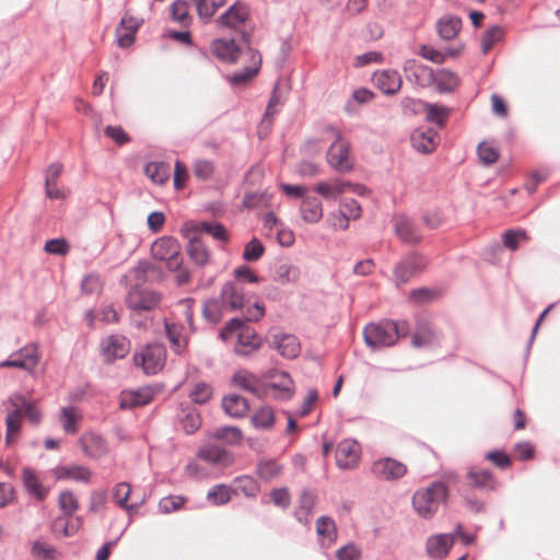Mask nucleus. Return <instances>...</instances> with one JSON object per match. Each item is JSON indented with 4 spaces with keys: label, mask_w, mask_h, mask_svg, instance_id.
Returning a JSON list of instances; mask_svg holds the SVG:
<instances>
[{
    "label": "nucleus",
    "mask_w": 560,
    "mask_h": 560,
    "mask_svg": "<svg viewBox=\"0 0 560 560\" xmlns=\"http://www.w3.org/2000/svg\"><path fill=\"white\" fill-rule=\"evenodd\" d=\"M248 298L245 294L243 284L237 280H231L223 284L220 298L210 299L202 304V315L211 324H217L225 312L244 310L245 322H257L265 315V307L261 303L255 302L247 306Z\"/></svg>",
    "instance_id": "1"
},
{
    "label": "nucleus",
    "mask_w": 560,
    "mask_h": 560,
    "mask_svg": "<svg viewBox=\"0 0 560 560\" xmlns=\"http://www.w3.org/2000/svg\"><path fill=\"white\" fill-rule=\"evenodd\" d=\"M408 331L407 322L396 323L385 319L366 325L363 337L369 348L377 350L394 346L400 337L407 336Z\"/></svg>",
    "instance_id": "2"
},
{
    "label": "nucleus",
    "mask_w": 560,
    "mask_h": 560,
    "mask_svg": "<svg viewBox=\"0 0 560 560\" xmlns=\"http://www.w3.org/2000/svg\"><path fill=\"white\" fill-rule=\"evenodd\" d=\"M324 131L332 140L326 153L327 164L337 173H350L354 168L350 141L334 126H327Z\"/></svg>",
    "instance_id": "3"
},
{
    "label": "nucleus",
    "mask_w": 560,
    "mask_h": 560,
    "mask_svg": "<svg viewBox=\"0 0 560 560\" xmlns=\"http://www.w3.org/2000/svg\"><path fill=\"white\" fill-rule=\"evenodd\" d=\"M448 498V489L443 481H434L425 488L418 489L411 498L412 508L422 518H431L441 504Z\"/></svg>",
    "instance_id": "4"
},
{
    "label": "nucleus",
    "mask_w": 560,
    "mask_h": 560,
    "mask_svg": "<svg viewBox=\"0 0 560 560\" xmlns=\"http://www.w3.org/2000/svg\"><path fill=\"white\" fill-rule=\"evenodd\" d=\"M233 334H237L234 352L240 357H248L262 346L261 337L247 326L243 319L235 317L229 320L219 336L223 341H228Z\"/></svg>",
    "instance_id": "5"
},
{
    "label": "nucleus",
    "mask_w": 560,
    "mask_h": 560,
    "mask_svg": "<svg viewBox=\"0 0 560 560\" xmlns=\"http://www.w3.org/2000/svg\"><path fill=\"white\" fill-rule=\"evenodd\" d=\"M266 399L289 400L294 394V382L284 371H272L265 375Z\"/></svg>",
    "instance_id": "6"
},
{
    "label": "nucleus",
    "mask_w": 560,
    "mask_h": 560,
    "mask_svg": "<svg viewBox=\"0 0 560 560\" xmlns=\"http://www.w3.org/2000/svg\"><path fill=\"white\" fill-rule=\"evenodd\" d=\"M166 361V349L161 343L148 345L140 352L133 354V362L141 366L148 375L159 373Z\"/></svg>",
    "instance_id": "7"
},
{
    "label": "nucleus",
    "mask_w": 560,
    "mask_h": 560,
    "mask_svg": "<svg viewBox=\"0 0 560 560\" xmlns=\"http://www.w3.org/2000/svg\"><path fill=\"white\" fill-rule=\"evenodd\" d=\"M151 252L154 258L165 260L168 269H177L182 266L179 245L173 237L164 236L156 240L151 246Z\"/></svg>",
    "instance_id": "8"
},
{
    "label": "nucleus",
    "mask_w": 560,
    "mask_h": 560,
    "mask_svg": "<svg viewBox=\"0 0 560 560\" xmlns=\"http://www.w3.org/2000/svg\"><path fill=\"white\" fill-rule=\"evenodd\" d=\"M161 295L154 291L132 288L127 298L126 305L133 313L150 312L159 306Z\"/></svg>",
    "instance_id": "9"
},
{
    "label": "nucleus",
    "mask_w": 560,
    "mask_h": 560,
    "mask_svg": "<svg viewBox=\"0 0 560 560\" xmlns=\"http://www.w3.org/2000/svg\"><path fill=\"white\" fill-rule=\"evenodd\" d=\"M231 383L233 386L245 390L259 399H266L264 378L245 369L235 371L231 377Z\"/></svg>",
    "instance_id": "10"
},
{
    "label": "nucleus",
    "mask_w": 560,
    "mask_h": 560,
    "mask_svg": "<svg viewBox=\"0 0 560 560\" xmlns=\"http://www.w3.org/2000/svg\"><path fill=\"white\" fill-rule=\"evenodd\" d=\"M38 362L39 353L37 346L31 343L20 349L18 352L11 354L7 360L0 362V369L18 368L32 371L38 364Z\"/></svg>",
    "instance_id": "11"
},
{
    "label": "nucleus",
    "mask_w": 560,
    "mask_h": 560,
    "mask_svg": "<svg viewBox=\"0 0 560 560\" xmlns=\"http://www.w3.org/2000/svg\"><path fill=\"white\" fill-rule=\"evenodd\" d=\"M425 259L413 253L401 259L394 269V278L397 284L407 283L412 277L425 268Z\"/></svg>",
    "instance_id": "12"
},
{
    "label": "nucleus",
    "mask_w": 560,
    "mask_h": 560,
    "mask_svg": "<svg viewBox=\"0 0 560 560\" xmlns=\"http://www.w3.org/2000/svg\"><path fill=\"white\" fill-rule=\"evenodd\" d=\"M129 350L130 341L122 335H110L101 341V352L107 363L124 359Z\"/></svg>",
    "instance_id": "13"
},
{
    "label": "nucleus",
    "mask_w": 560,
    "mask_h": 560,
    "mask_svg": "<svg viewBox=\"0 0 560 560\" xmlns=\"http://www.w3.org/2000/svg\"><path fill=\"white\" fill-rule=\"evenodd\" d=\"M164 330L170 347L175 354L184 355L187 352L190 332L179 323L164 319Z\"/></svg>",
    "instance_id": "14"
},
{
    "label": "nucleus",
    "mask_w": 560,
    "mask_h": 560,
    "mask_svg": "<svg viewBox=\"0 0 560 560\" xmlns=\"http://www.w3.org/2000/svg\"><path fill=\"white\" fill-rule=\"evenodd\" d=\"M402 71L407 80L418 86L428 88L432 85L433 69L416 59H406L402 63Z\"/></svg>",
    "instance_id": "15"
},
{
    "label": "nucleus",
    "mask_w": 560,
    "mask_h": 560,
    "mask_svg": "<svg viewBox=\"0 0 560 560\" xmlns=\"http://www.w3.org/2000/svg\"><path fill=\"white\" fill-rule=\"evenodd\" d=\"M372 472L382 480H397L407 474V466L399 460L385 457L373 463Z\"/></svg>",
    "instance_id": "16"
},
{
    "label": "nucleus",
    "mask_w": 560,
    "mask_h": 560,
    "mask_svg": "<svg viewBox=\"0 0 560 560\" xmlns=\"http://www.w3.org/2000/svg\"><path fill=\"white\" fill-rule=\"evenodd\" d=\"M361 447L355 440L346 439L336 448V464L341 469L353 468L360 458Z\"/></svg>",
    "instance_id": "17"
},
{
    "label": "nucleus",
    "mask_w": 560,
    "mask_h": 560,
    "mask_svg": "<svg viewBox=\"0 0 560 560\" xmlns=\"http://www.w3.org/2000/svg\"><path fill=\"white\" fill-rule=\"evenodd\" d=\"M185 237L188 240L187 253L191 260L199 266H205L209 261L210 253L200 236L194 233L188 224L184 226Z\"/></svg>",
    "instance_id": "18"
},
{
    "label": "nucleus",
    "mask_w": 560,
    "mask_h": 560,
    "mask_svg": "<svg viewBox=\"0 0 560 560\" xmlns=\"http://www.w3.org/2000/svg\"><path fill=\"white\" fill-rule=\"evenodd\" d=\"M79 443L85 456L92 459H101L109 452L105 439L93 432L83 434Z\"/></svg>",
    "instance_id": "19"
},
{
    "label": "nucleus",
    "mask_w": 560,
    "mask_h": 560,
    "mask_svg": "<svg viewBox=\"0 0 560 560\" xmlns=\"http://www.w3.org/2000/svg\"><path fill=\"white\" fill-rule=\"evenodd\" d=\"M466 478L471 488L483 492L494 491L499 485L493 474L490 470L482 468H469Z\"/></svg>",
    "instance_id": "20"
},
{
    "label": "nucleus",
    "mask_w": 560,
    "mask_h": 560,
    "mask_svg": "<svg viewBox=\"0 0 560 560\" xmlns=\"http://www.w3.org/2000/svg\"><path fill=\"white\" fill-rule=\"evenodd\" d=\"M55 476L59 480H72L82 483H90L93 472L84 465L71 464L56 467Z\"/></svg>",
    "instance_id": "21"
},
{
    "label": "nucleus",
    "mask_w": 560,
    "mask_h": 560,
    "mask_svg": "<svg viewBox=\"0 0 560 560\" xmlns=\"http://www.w3.org/2000/svg\"><path fill=\"white\" fill-rule=\"evenodd\" d=\"M374 84L388 95L396 94L401 88V77L396 70H382L373 74Z\"/></svg>",
    "instance_id": "22"
},
{
    "label": "nucleus",
    "mask_w": 560,
    "mask_h": 560,
    "mask_svg": "<svg viewBox=\"0 0 560 560\" xmlns=\"http://www.w3.org/2000/svg\"><path fill=\"white\" fill-rule=\"evenodd\" d=\"M394 228L397 237L404 243L415 244L421 240L419 230L411 219L405 214H398L394 218Z\"/></svg>",
    "instance_id": "23"
},
{
    "label": "nucleus",
    "mask_w": 560,
    "mask_h": 560,
    "mask_svg": "<svg viewBox=\"0 0 560 560\" xmlns=\"http://www.w3.org/2000/svg\"><path fill=\"white\" fill-rule=\"evenodd\" d=\"M198 457L208 464L220 467H228L234 462L232 453L217 445H205L198 452Z\"/></svg>",
    "instance_id": "24"
},
{
    "label": "nucleus",
    "mask_w": 560,
    "mask_h": 560,
    "mask_svg": "<svg viewBox=\"0 0 560 560\" xmlns=\"http://www.w3.org/2000/svg\"><path fill=\"white\" fill-rule=\"evenodd\" d=\"M454 544V537L450 534H436L427 539L425 550L429 557L443 559L447 556Z\"/></svg>",
    "instance_id": "25"
},
{
    "label": "nucleus",
    "mask_w": 560,
    "mask_h": 560,
    "mask_svg": "<svg viewBox=\"0 0 560 560\" xmlns=\"http://www.w3.org/2000/svg\"><path fill=\"white\" fill-rule=\"evenodd\" d=\"M410 140L416 151L431 153L438 144V131L432 128H419L413 130Z\"/></svg>",
    "instance_id": "26"
},
{
    "label": "nucleus",
    "mask_w": 560,
    "mask_h": 560,
    "mask_svg": "<svg viewBox=\"0 0 560 560\" xmlns=\"http://www.w3.org/2000/svg\"><path fill=\"white\" fill-rule=\"evenodd\" d=\"M248 9L243 3H234L223 14H221L217 24L219 26H226L230 28H237L248 19Z\"/></svg>",
    "instance_id": "27"
},
{
    "label": "nucleus",
    "mask_w": 560,
    "mask_h": 560,
    "mask_svg": "<svg viewBox=\"0 0 560 560\" xmlns=\"http://www.w3.org/2000/svg\"><path fill=\"white\" fill-rule=\"evenodd\" d=\"M350 186H352L351 182L334 178L331 180L319 182L314 186L313 190L326 200H336L339 196L345 194Z\"/></svg>",
    "instance_id": "28"
},
{
    "label": "nucleus",
    "mask_w": 560,
    "mask_h": 560,
    "mask_svg": "<svg viewBox=\"0 0 560 560\" xmlns=\"http://www.w3.org/2000/svg\"><path fill=\"white\" fill-rule=\"evenodd\" d=\"M152 387H142L131 392H124L120 396V407L122 409L135 408L148 405L154 397Z\"/></svg>",
    "instance_id": "29"
},
{
    "label": "nucleus",
    "mask_w": 560,
    "mask_h": 560,
    "mask_svg": "<svg viewBox=\"0 0 560 560\" xmlns=\"http://www.w3.org/2000/svg\"><path fill=\"white\" fill-rule=\"evenodd\" d=\"M63 166L61 163L50 164L45 174V192L49 199H63L66 194L57 186L59 176L61 175Z\"/></svg>",
    "instance_id": "30"
},
{
    "label": "nucleus",
    "mask_w": 560,
    "mask_h": 560,
    "mask_svg": "<svg viewBox=\"0 0 560 560\" xmlns=\"http://www.w3.org/2000/svg\"><path fill=\"white\" fill-rule=\"evenodd\" d=\"M316 533L320 537V545L323 548H330L338 538V530L335 521L326 515H323L316 521Z\"/></svg>",
    "instance_id": "31"
},
{
    "label": "nucleus",
    "mask_w": 560,
    "mask_h": 560,
    "mask_svg": "<svg viewBox=\"0 0 560 560\" xmlns=\"http://www.w3.org/2000/svg\"><path fill=\"white\" fill-rule=\"evenodd\" d=\"M212 54L220 60L234 63L238 59L240 48L234 40L215 39L211 43Z\"/></svg>",
    "instance_id": "32"
},
{
    "label": "nucleus",
    "mask_w": 560,
    "mask_h": 560,
    "mask_svg": "<svg viewBox=\"0 0 560 560\" xmlns=\"http://www.w3.org/2000/svg\"><path fill=\"white\" fill-rule=\"evenodd\" d=\"M222 408L232 418H243L249 410V404L245 397L238 394H230L223 397Z\"/></svg>",
    "instance_id": "33"
},
{
    "label": "nucleus",
    "mask_w": 560,
    "mask_h": 560,
    "mask_svg": "<svg viewBox=\"0 0 560 560\" xmlns=\"http://www.w3.org/2000/svg\"><path fill=\"white\" fill-rule=\"evenodd\" d=\"M433 77L432 85H435L440 93H452L459 85V78L448 69L433 70Z\"/></svg>",
    "instance_id": "34"
},
{
    "label": "nucleus",
    "mask_w": 560,
    "mask_h": 560,
    "mask_svg": "<svg viewBox=\"0 0 560 560\" xmlns=\"http://www.w3.org/2000/svg\"><path fill=\"white\" fill-rule=\"evenodd\" d=\"M273 343L279 353L288 359L296 358L301 350L298 338L290 334L275 335Z\"/></svg>",
    "instance_id": "35"
},
{
    "label": "nucleus",
    "mask_w": 560,
    "mask_h": 560,
    "mask_svg": "<svg viewBox=\"0 0 560 560\" xmlns=\"http://www.w3.org/2000/svg\"><path fill=\"white\" fill-rule=\"evenodd\" d=\"M302 219L307 223H317L323 218V206L315 196H305L301 205Z\"/></svg>",
    "instance_id": "36"
},
{
    "label": "nucleus",
    "mask_w": 560,
    "mask_h": 560,
    "mask_svg": "<svg viewBox=\"0 0 560 560\" xmlns=\"http://www.w3.org/2000/svg\"><path fill=\"white\" fill-rule=\"evenodd\" d=\"M9 402L14 408H21L22 417L25 416L32 424H38L40 422L42 413L35 402L26 399L22 395L11 396L9 398Z\"/></svg>",
    "instance_id": "37"
},
{
    "label": "nucleus",
    "mask_w": 560,
    "mask_h": 560,
    "mask_svg": "<svg viewBox=\"0 0 560 560\" xmlns=\"http://www.w3.org/2000/svg\"><path fill=\"white\" fill-rule=\"evenodd\" d=\"M194 233H197L199 235L200 232H205L209 235H211L215 241L225 243L229 241V232L222 225L218 222H196L188 224Z\"/></svg>",
    "instance_id": "38"
},
{
    "label": "nucleus",
    "mask_w": 560,
    "mask_h": 560,
    "mask_svg": "<svg viewBox=\"0 0 560 560\" xmlns=\"http://www.w3.org/2000/svg\"><path fill=\"white\" fill-rule=\"evenodd\" d=\"M301 278L299 266L283 261L277 264L275 268V281L281 284L296 283Z\"/></svg>",
    "instance_id": "39"
},
{
    "label": "nucleus",
    "mask_w": 560,
    "mask_h": 560,
    "mask_svg": "<svg viewBox=\"0 0 560 560\" xmlns=\"http://www.w3.org/2000/svg\"><path fill=\"white\" fill-rule=\"evenodd\" d=\"M436 28L443 40H452L462 28V20L454 15H445L438 21Z\"/></svg>",
    "instance_id": "40"
},
{
    "label": "nucleus",
    "mask_w": 560,
    "mask_h": 560,
    "mask_svg": "<svg viewBox=\"0 0 560 560\" xmlns=\"http://www.w3.org/2000/svg\"><path fill=\"white\" fill-rule=\"evenodd\" d=\"M253 427L257 430L270 431L276 423L275 411L269 406H262L250 417Z\"/></svg>",
    "instance_id": "41"
},
{
    "label": "nucleus",
    "mask_w": 560,
    "mask_h": 560,
    "mask_svg": "<svg viewBox=\"0 0 560 560\" xmlns=\"http://www.w3.org/2000/svg\"><path fill=\"white\" fill-rule=\"evenodd\" d=\"M210 439L222 441L229 445H238L243 440V433L240 428L225 425L215 428L209 434Z\"/></svg>",
    "instance_id": "42"
},
{
    "label": "nucleus",
    "mask_w": 560,
    "mask_h": 560,
    "mask_svg": "<svg viewBox=\"0 0 560 560\" xmlns=\"http://www.w3.org/2000/svg\"><path fill=\"white\" fill-rule=\"evenodd\" d=\"M315 495L310 491H303L300 497V503L294 512L295 518L302 524H310L311 516L315 506Z\"/></svg>",
    "instance_id": "43"
},
{
    "label": "nucleus",
    "mask_w": 560,
    "mask_h": 560,
    "mask_svg": "<svg viewBox=\"0 0 560 560\" xmlns=\"http://www.w3.org/2000/svg\"><path fill=\"white\" fill-rule=\"evenodd\" d=\"M411 341L416 348L433 346L439 341V335L429 324H419Z\"/></svg>",
    "instance_id": "44"
},
{
    "label": "nucleus",
    "mask_w": 560,
    "mask_h": 560,
    "mask_svg": "<svg viewBox=\"0 0 560 560\" xmlns=\"http://www.w3.org/2000/svg\"><path fill=\"white\" fill-rule=\"evenodd\" d=\"M22 477L24 487L31 495L39 500L46 497L47 491L33 469L28 467L24 468Z\"/></svg>",
    "instance_id": "45"
},
{
    "label": "nucleus",
    "mask_w": 560,
    "mask_h": 560,
    "mask_svg": "<svg viewBox=\"0 0 560 560\" xmlns=\"http://www.w3.org/2000/svg\"><path fill=\"white\" fill-rule=\"evenodd\" d=\"M170 166L164 162H149L144 166L145 175L155 184H164L170 178Z\"/></svg>",
    "instance_id": "46"
},
{
    "label": "nucleus",
    "mask_w": 560,
    "mask_h": 560,
    "mask_svg": "<svg viewBox=\"0 0 560 560\" xmlns=\"http://www.w3.org/2000/svg\"><path fill=\"white\" fill-rule=\"evenodd\" d=\"M82 418L79 410L73 406L62 407L60 411V422L62 429L68 434L78 432L77 421Z\"/></svg>",
    "instance_id": "47"
},
{
    "label": "nucleus",
    "mask_w": 560,
    "mask_h": 560,
    "mask_svg": "<svg viewBox=\"0 0 560 560\" xmlns=\"http://www.w3.org/2000/svg\"><path fill=\"white\" fill-rule=\"evenodd\" d=\"M254 65L252 67H245L244 69L234 72L230 77H228V80L233 85H242L249 81L254 75L257 74L259 70V66L261 63L260 56H253Z\"/></svg>",
    "instance_id": "48"
},
{
    "label": "nucleus",
    "mask_w": 560,
    "mask_h": 560,
    "mask_svg": "<svg viewBox=\"0 0 560 560\" xmlns=\"http://www.w3.org/2000/svg\"><path fill=\"white\" fill-rule=\"evenodd\" d=\"M259 491L258 482L250 476H241L234 479L233 492H241L247 498H256Z\"/></svg>",
    "instance_id": "49"
},
{
    "label": "nucleus",
    "mask_w": 560,
    "mask_h": 560,
    "mask_svg": "<svg viewBox=\"0 0 560 560\" xmlns=\"http://www.w3.org/2000/svg\"><path fill=\"white\" fill-rule=\"evenodd\" d=\"M131 493V487L128 482H119L113 490V498L116 503L126 511H132L138 508L137 504H128V499Z\"/></svg>",
    "instance_id": "50"
},
{
    "label": "nucleus",
    "mask_w": 560,
    "mask_h": 560,
    "mask_svg": "<svg viewBox=\"0 0 560 560\" xmlns=\"http://www.w3.org/2000/svg\"><path fill=\"white\" fill-rule=\"evenodd\" d=\"M257 475L264 480H272L280 476L282 466L275 459H265L258 463Z\"/></svg>",
    "instance_id": "51"
},
{
    "label": "nucleus",
    "mask_w": 560,
    "mask_h": 560,
    "mask_svg": "<svg viewBox=\"0 0 560 560\" xmlns=\"http://www.w3.org/2000/svg\"><path fill=\"white\" fill-rule=\"evenodd\" d=\"M180 425L187 434H194L198 431L201 425L199 411L196 408H188L184 410V415L180 418Z\"/></svg>",
    "instance_id": "52"
},
{
    "label": "nucleus",
    "mask_w": 560,
    "mask_h": 560,
    "mask_svg": "<svg viewBox=\"0 0 560 560\" xmlns=\"http://www.w3.org/2000/svg\"><path fill=\"white\" fill-rule=\"evenodd\" d=\"M21 419H22V409L21 408H14L11 412L8 413L5 418V424H7V434H5V443L10 445L13 440L14 435L19 433L21 428Z\"/></svg>",
    "instance_id": "53"
},
{
    "label": "nucleus",
    "mask_w": 560,
    "mask_h": 560,
    "mask_svg": "<svg viewBox=\"0 0 560 560\" xmlns=\"http://www.w3.org/2000/svg\"><path fill=\"white\" fill-rule=\"evenodd\" d=\"M233 489L226 485H217L207 493V499L213 505H223L230 502Z\"/></svg>",
    "instance_id": "54"
},
{
    "label": "nucleus",
    "mask_w": 560,
    "mask_h": 560,
    "mask_svg": "<svg viewBox=\"0 0 560 560\" xmlns=\"http://www.w3.org/2000/svg\"><path fill=\"white\" fill-rule=\"evenodd\" d=\"M427 120L442 128L450 115V108L438 104H427Z\"/></svg>",
    "instance_id": "55"
},
{
    "label": "nucleus",
    "mask_w": 560,
    "mask_h": 560,
    "mask_svg": "<svg viewBox=\"0 0 560 560\" xmlns=\"http://www.w3.org/2000/svg\"><path fill=\"white\" fill-rule=\"evenodd\" d=\"M171 18L183 25H187L190 21L189 5L186 0H175L170 8Z\"/></svg>",
    "instance_id": "56"
},
{
    "label": "nucleus",
    "mask_w": 560,
    "mask_h": 560,
    "mask_svg": "<svg viewBox=\"0 0 560 560\" xmlns=\"http://www.w3.org/2000/svg\"><path fill=\"white\" fill-rule=\"evenodd\" d=\"M503 37L502 27L494 25L490 27L481 38V48L483 54H488L495 43H499Z\"/></svg>",
    "instance_id": "57"
},
{
    "label": "nucleus",
    "mask_w": 560,
    "mask_h": 560,
    "mask_svg": "<svg viewBox=\"0 0 560 560\" xmlns=\"http://www.w3.org/2000/svg\"><path fill=\"white\" fill-rule=\"evenodd\" d=\"M189 397L194 402L203 405L212 397V387L205 382L197 383L190 392Z\"/></svg>",
    "instance_id": "58"
},
{
    "label": "nucleus",
    "mask_w": 560,
    "mask_h": 560,
    "mask_svg": "<svg viewBox=\"0 0 560 560\" xmlns=\"http://www.w3.org/2000/svg\"><path fill=\"white\" fill-rule=\"evenodd\" d=\"M527 241L528 236L523 230H508L503 235V244L511 250H515L521 243Z\"/></svg>",
    "instance_id": "59"
},
{
    "label": "nucleus",
    "mask_w": 560,
    "mask_h": 560,
    "mask_svg": "<svg viewBox=\"0 0 560 560\" xmlns=\"http://www.w3.org/2000/svg\"><path fill=\"white\" fill-rule=\"evenodd\" d=\"M58 504L66 515H72L79 509V502L71 491L60 492Z\"/></svg>",
    "instance_id": "60"
},
{
    "label": "nucleus",
    "mask_w": 560,
    "mask_h": 560,
    "mask_svg": "<svg viewBox=\"0 0 560 560\" xmlns=\"http://www.w3.org/2000/svg\"><path fill=\"white\" fill-rule=\"evenodd\" d=\"M265 253V247L257 238L250 240L244 247L243 259L245 261H257Z\"/></svg>",
    "instance_id": "61"
},
{
    "label": "nucleus",
    "mask_w": 560,
    "mask_h": 560,
    "mask_svg": "<svg viewBox=\"0 0 560 560\" xmlns=\"http://www.w3.org/2000/svg\"><path fill=\"white\" fill-rule=\"evenodd\" d=\"M185 501V498L179 495L164 497L159 502V510L163 514H168L180 509Z\"/></svg>",
    "instance_id": "62"
},
{
    "label": "nucleus",
    "mask_w": 560,
    "mask_h": 560,
    "mask_svg": "<svg viewBox=\"0 0 560 560\" xmlns=\"http://www.w3.org/2000/svg\"><path fill=\"white\" fill-rule=\"evenodd\" d=\"M270 499L272 503L283 510L288 509L291 504V495L288 488H276L270 491Z\"/></svg>",
    "instance_id": "63"
},
{
    "label": "nucleus",
    "mask_w": 560,
    "mask_h": 560,
    "mask_svg": "<svg viewBox=\"0 0 560 560\" xmlns=\"http://www.w3.org/2000/svg\"><path fill=\"white\" fill-rule=\"evenodd\" d=\"M338 560H360L362 557V550L353 542H349L336 552Z\"/></svg>",
    "instance_id": "64"
}]
</instances>
